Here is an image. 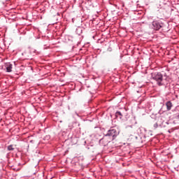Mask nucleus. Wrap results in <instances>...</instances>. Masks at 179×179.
<instances>
[{
	"label": "nucleus",
	"mask_w": 179,
	"mask_h": 179,
	"mask_svg": "<svg viewBox=\"0 0 179 179\" xmlns=\"http://www.w3.org/2000/svg\"><path fill=\"white\" fill-rule=\"evenodd\" d=\"M152 78L154 80L157 82L158 86H164L166 85V80H167V77L163 78V74L162 73H155L152 75Z\"/></svg>",
	"instance_id": "f257e3e1"
},
{
	"label": "nucleus",
	"mask_w": 179,
	"mask_h": 179,
	"mask_svg": "<svg viewBox=\"0 0 179 179\" xmlns=\"http://www.w3.org/2000/svg\"><path fill=\"white\" fill-rule=\"evenodd\" d=\"M106 136H113V139L117 136V131L114 129L108 131Z\"/></svg>",
	"instance_id": "f03ea898"
},
{
	"label": "nucleus",
	"mask_w": 179,
	"mask_h": 179,
	"mask_svg": "<svg viewBox=\"0 0 179 179\" xmlns=\"http://www.w3.org/2000/svg\"><path fill=\"white\" fill-rule=\"evenodd\" d=\"M152 26L155 30H159V29H162V25H160V23L157 22V21L152 22Z\"/></svg>",
	"instance_id": "7ed1b4c3"
},
{
	"label": "nucleus",
	"mask_w": 179,
	"mask_h": 179,
	"mask_svg": "<svg viewBox=\"0 0 179 179\" xmlns=\"http://www.w3.org/2000/svg\"><path fill=\"white\" fill-rule=\"evenodd\" d=\"M166 106L168 111H170V110H171V107H173V103L171 101H168L166 102Z\"/></svg>",
	"instance_id": "20e7f679"
},
{
	"label": "nucleus",
	"mask_w": 179,
	"mask_h": 179,
	"mask_svg": "<svg viewBox=\"0 0 179 179\" xmlns=\"http://www.w3.org/2000/svg\"><path fill=\"white\" fill-rule=\"evenodd\" d=\"M6 71L7 72H12V64L6 65Z\"/></svg>",
	"instance_id": "39448f33"
},
{
	"label": "nucleus",
	"mask_w": 179,
	"mask_h": 179,
	"mask_svg": "<svg viewBox=\"0 0 179 179\" xmlns=\"http://www.w3.org/2000/svg\"><path fill=\"white\" fill-rule=\"evenodd\" d=\"M115 115L116 117H120V118H122V113H121V112L120 111L116 112Z\"/></svg>",
	"instance_id": "423d86ee"
},
{
	"label": "nucleus",
	"mask_w": 179,
	"mask_h": 179,
	"mask_svg": "<svg viewBox=\"0 0 179 179\" xmlns=\"http://www.w3.org/2000/svg\"><path fill=\"white\" fill-rule=\"evenodd\" d=\"M8 150H14V148H13V145H8Z\"/></svg>",
	"instance_id": "0eeeda50"
},
{
	"label": "nucleus",
	"mask_w": 179,
	"mask_h": 179,
	"mask_svg": "<svg viewBox=\"0 0 179 179\" xmlns=\"http://www.w3.org/2000/svg\"><path fill=\"white\" fill-rule=\"evenodd\" d=\"M155 128H157V124H155Z\"/></svg>",
	"instance_id": "6e6552de"
},
{
	"label": "nucleus",
	"mask_w": 179,
	"mask_h": 179,
	"mask_svg": "<svg viewBox=\"0 0 179 179\" xmlns=\"http://www.w3.org/2000/svg\"><path fill=\"white\" fill-rule=\"evenodd\" d=\"M177 117H178V118H179V114L178 115V116H177Z\"/></svg>",
	"instance_id": "1a4fd4ad"
}]
</instances>
